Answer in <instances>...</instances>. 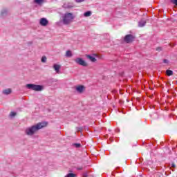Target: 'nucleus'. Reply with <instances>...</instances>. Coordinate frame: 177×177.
I'll list each match as a JSON object with an SVG mask.
<instances>
[{"label":"nucleus","mask_w":177,"mask_h":177,"mask_svg":"<svg viewBox=\"0 0 177 177\" xmlns=\"http://www.w3.org/2000/svg\"><path fill=\"white\" fill-rule=\"evenodd\" d=\"M48 122H41L37 123L36 125L32 126L31 127L27 129L26 130V135H29L30 136H32L34 133L38 132L39 129H42V128H45L47 127Z\"/></svg>","instance_id":"1"},{"label":"nucleus","mask_w":177,"mask_h":177,"mask_svg":"<svg viewBox=\"0 0 177 177\" xmlns=\"http://www.w3.org/2000/svg\"><path fill=\"white\" fill-rule=\"evenodd\" d=\"M75 17L71 12L65 13L62 17L63 24L66 26L71 24Z\"/></svg>","instance_id":"2"},{"label":"nucleus","mask_w":177,"mask_h":177,"mask_svg":"<svg viewBox=\"0 0 177 177\" xmlns=\"http://www.w3.org/2000/svg\"><path fill=\"white\" fill-rule=\"evenodd\" d=\"M26 86L27 88H28V89H32V91H36L37 92H40V91H42V89H44V86L41 85L29 84H27Z\"/></svg>","instance_id":"3"},{"label":"nucleus","mask_w":177,"mask_h":177,"mask_svg":"<svg viewBox=\"0 0 177 177\" xmlns=\"http://www.w3.org/2000/svg\"><path fill=\"white\" fill-rule=\"evenodd\" d=\"M124 41L126 44H132L135 41V36L133 35H126Z\"/></svg>","instance_id":"4"},{"label":"nucleus","mask_w":177,"mask_h":177,"mask_svg":"<svg viewBox=\"0 0 177 177\" xmlns=\"http://www.w3.org/2000/svg\"><path fill=\"white\" fill-rule=\"evenodd\" d=\"M75 63L80 64V66H83V67H88V63H86L82 58H76L75 59Z\"/></svg>","instance_id":"5"},{"label":"nucleus","mask_w":177,"mask_h":177,"mask_svg":"<svg viewBox=\"0 0 177 177\" xmlns=\"http://www.w3.org/2000/svg\"><path fill=\"white\" fill-rule=\"evenodd\" d=\"M40 26H42L43 27H46L48 24H49V21L46 19V18H41L39 21Z\"/></svg>","instance_id":"6"},{"label":"nucleus","mask_w":177,"mask_h":177,"mask_svg":"<svg viewBox=\"0 0 177 177\" xmlns=\"http://www.w3.org/2000/svg\"><path fill=\"white\" fill-rule=\"evenodd\" d=\"M12 93V88H5L2 91V95H5L8 96V95H10Z\"/></svg>","instance_id":"7"},{"label":"nucleus","mask_w":177,"mask_h":177,"mask_svg":"<svg viewBox=\"0 0 177 177\" xmlns=\"http://www.w3.org/2000/svg\"><path fill=\"white\" fill-rule=\"evenodd\" d=\"M53 68L57 74H59V73H60V65L55 64L53 65Z\"/></svg>","instance_id":"8"},{"label":"nucleus","mask_w":177,"mask_h":177,"mask_svg":"<svg viewBox=\"0 0 177 177\" xmlns=\"http://www.w3.org/2000/svg\"><path fill=\"white\" fill-rule=\"evenodd\" d=\"M86 57H87L91 62H93V63L96 62V58H95L93 56H91V55H86Z\"/></svg>","instance_id":"9"},{"label":"nucleus","mask_w":177,"mask_h":177,"mask_svg":"<svg viewBox=\"0 0 177 177\" xmlns=\"http://www.w3.org/2000/svg\"><path fill=\"white\" fill-rule=\"evenodd\" d=\"M16 115H17V112L15 111H11L9 114V118H15V117H16Z\"/></svg>","instance_id":"10"},{"label":"nucleus","mask_w":177,"mask_h":177,"mask_svg":"<svg viewBox=\"0 0 177 177\" xmlns=\"http://www.w3.org/2000/svg\"><path fill=\"white\" fill-rule=\"evenodd\" d=\"M84 86H78L76 88V91L80 93H82V92L84 91Z\"/></svg>","instance_id":"11"},{"label":"nucleus","mask_w":177,"mask_h":177,"mask_svg":"<svg viewBox=\"0 0 177 177\" xmlns=\"http://www.w3.org/2000/svg\"><path fill=\"white\" fill-rule=\"evenodd\" d=\"M145 24H146V21L142 19V20L139 22L138 26H139V27H144V26H145Z\"/></svg>","instance_id":"12"},{"label":"nucleus","mask_w":177,"mask_h":177,"mask_svg":"<svg viewBox=\"0 0 177 177\" xmlns=\"http://www.w3.org/2000/svg\"><path fill=\"white\" fill-rule=\"evenodd\" d=\"M166 74H167V75H168V77H171V75H174V71H172L171 70H167Z\"/></svg>","instance_id":"13"},{"label":"nucleus","mask_w":177,"mask_h":177,"mask_svg":"<svg viewBox=\"0 0 177 177\" xmlns=\"http://www.w3.org/2000/svg\"><path fill=\"white\" fill-rule=\"evenodd\" d=\"M91 15H92V12L87 11V12H84V17H89Z\"/></svg>","instance_id":"14"},{"label":"nucleus","mask_w":177,"mask_h":177,"mask_svg":"<svg viewBox=\"0 0 177 177\" xmlns=\"http://www.w3.org/2000/svg\"><path fill=\"white\" fill-rule=\"evenodd\" d=\"M66 57H71L73 56V53H71V50H67L66 53Z\"/></svg>","instance_id":"15"},{"label":"nucleus","mask_w":177,"mask_h":177,"mask_svg":"<svg viewBox=\"0 0 177 177\" xmlns=\"http://www.w3.org/2000/svg\"><path fill=\"white\" fill-rule=\"evenodd\" d=\"M75 174H73V173H70L68 175L66 176V177H75Z\"/></svg>","instance_id":"16"},{"label":"nucleus","mask_w":177,"mask_h":177,"mask_svg":"<svg viewBox=\"0 0 177 177\" xmlns=\"http://www.w3.org/2000/svg\"><path fill=\"white\" fill-rule=\"evenodd\" d=\"M41 62L46 63V56H44L41 57Z\"/></svg>","instance_id":"17"},{"label":"nucleus","mask_w":177,"mask_h":177,"mask_svg":"<svg viewBox=\"0 0 177 177\" xmlns=\"http://www.w3.org/2000/svg\"><path fill=\"white\" fill-rule=\"evenodd\" d=\"M34 1L35 2V3H42V2H44V0H34Z\"/></svg>","instance_id":"18"},{"label":"nucleus","mask_w":177,"mask_h":177,"mask_svg":"<svg viewBox=\"0 0 177 177\" xmlns=\"http://www.w3.org/2000/svg\"><path fill=\"white\" fill-rule=\"evenodd\" d=\"M73 146H75L77 148L81 147V144L80 143H75L73 144Z\"/></svg>","instance_id":"19"},{"label":"nucleus","mask_w":177,"mask_h":177,"mask_svg":"<svg viewBox=\"0 0 177 177\" xmlns=\"http://www.w3.org/2000/svg\"><path fill=\"white\" fill-rule=\"evenodd\" d=\"M163 63H165L166 64H168V63H169V61H168V59H164Z\"/></svg>","instance_id":"20"},{"label":"nucleus","mask_w":177,"mask_h":177,"mask_svg":"<svg viewBox=\"0 0 177 177\" xmlns=\"http://www.w3.org/2000/svg\"><path fill=\"white\" fill-rule=\"evenodd\" d=\"M175 44H174V43H170L169 44V46H171V48H174V46H175Z\"/></svg>","instance_id":"21"},{"label":"nucleus","mask_w":177,"mask_h":177,"mask_svg":"<svg viewBox=\"0 0 177 177\" xmlns=\"http://www.w3.org/2000/svg\"><path fill=\"white\" fill-rule=\"evenodd\" d=\"M176 167V166L175 165V163H172L171 168H173L174 169H175Z\"/></svg>","instance_id":"22"},{"label":"nucleus","mask_w":177,"mask_h":177,"mask_svg":"<svg viewBox=\"0 0 177 177\" xmlns=\"http://www.w3.org/2000/svg\"><path fill=\"white\" fill-rule=\"evenodd\" d=\"M85 0H75L76 2L80 3V2H84Z\"/></svg>","instance_id":"23"},{"label":"nucleus","mask_w":177,"mask_h":177,"mask_svg":"<svg viewBox=\"0 0 177 177\" xmlns=\"http://www.w3.org/2000/svg\"><path fill=\"white\" fill-rule=\"evenodd\" d=\"M162 49L161 48V47H158L156 48V50H158V52H160V50H162Z\"/></svg>","instance_id":"24"},{"label":"nucleus","mask_w":177,"mask_h":177,"mask_svg":"<svg viewBox=\"0 0 177 177\" xmlns=\"http://www.w3.org/2000/svg\"><path fill=\"white\" fill-rule=\"evenodd\" d=\"M77 169H78L79 171H81V170L82 169V167H78Z\"/></svg>","instance_id":"25"},{"label":"nucleus","mask_w":177,"mask_h":177,"mask_svg":"<svg viewBox=\"0 0 177 177\" xmlns=\"http://www.w3.org/2000/svg\"><path fill=\"white\" fill-rule=\"evenodd\" d=\"M83 176H84V177H86V174H84Z\"/></svg>","instance_id":"26"}]
</instances>
